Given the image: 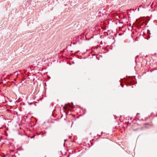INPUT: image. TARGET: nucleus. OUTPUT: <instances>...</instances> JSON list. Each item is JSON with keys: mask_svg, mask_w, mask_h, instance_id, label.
Masks as SVG:
<instances>
[{"mask_svg": "<svg viewBox=\"0 0 157 157\" xmlns=\"http://www.w3.org/2000/svg\"><path fill=\"white\" fill-rule=\"evenodd\" d=\"M140 114L139 113H137V115H139V114Z\"/></svg>", "mask_w": 157, "mask_h": 157, "instance_id": "nucleus-19", "label": "nucleus"}, {"mask_svg": "<svg viewBox=\"0 0 157 157\" xmlns=\"http://www.w3.org/2000/svg\"><path fill=\"white\" fill-rule=\"evenodd\" d=\"M98 13H99V14H101V11H99L98 12Z\"/></svg>", "mask_w": 157, "mask_h": 157, "instance_id": "nucleus-12", "label": "nucleus"}, {"mask_svg": "<svg viewBox=\"0 0 157 157\" xmlns=\"http://www.w3.org/2000/svg\"><path fill=\"white\" fill-rule=\"evenodd\" d=\"M132 119V118H130V119L131 120Z\"/></svg>", "mask_w": 157, "mask_h": 157, "instance_id": "nucleus-30", "label": "nucleus"}, {"mask_svg": "<svg viewBox=\"0 0 157 157\" xmlns=\"http://www.w3.org/2000/svg\"><path fill=\"white\" fill-rule=\"evenodd\" d=\"M17 73V72H15L14 73V74H16Z\"/></svg>", "mask_w": 157, "mask_h": 157, "instance_id": "nucleus-22", "label": "nucleus"}, {"mask_svg": "<svg viewBox=\"0 0 157 157\" xmlns=\"http://www.w3.org/2000/svg\"><path fill=\"white\" fill-rule=\"evenodd\" d=\"M103 132H101V134L102 135L103 134Z\"/></svg>", "mask_w": 157, "mask_h": 157, "instance_id": "nucleus-14", "label": "nucleus"}, {"mask_svg": "<svg viewBox=\"0 0 157 157\" xmlns=\"http://www.w3.org/2000/svg\"><path fill=\"white\" fill-rule=\"evenodd\" d=\"M71 103L72 105H71V104L70 103H68L67 105L70 108H71L72 109H73L75 108V106L74 105L73 102H71Z\"/></svg>", "mask_w": 157, "mask_h": 157, "instance_id": "nucleus-1", "label": "nucleus"}, {"mask_svg": "<svg viewBox=\"0 0 157 157\" xmlns=\"http://www.w3.org/2000/svg\"><path fill=\"white\" fill-rule=\"evenodd\" d=\"M144 125H150V124L149 123H146L144 124Z\"/></svg>", "mask_w": 157, "mask_h": 157, "instance_id": "nucleus-5", "label": "nucleus"}, {"mask_svg": "<svg viewBox=\"0 0 157 157\" xmlns=\"http://www.w3.org/2000/svg\"><path fill=\"white\" fill-rule=\"evenodd\" d=\"M120 84L122 87H124V85L122 84L121 83H120Z\"/></svg>", "mask_w": 157, "mask_h": 157, "instance_id": "nucleus-7", "label": "nucleus"}, {"mask_svg": "<svg viewBox=\"0 0 157 157\" xmlns=\"http://www.w3.org/2000/svg\"><path fill=\"white\" fill-rule=\"evenodd\" d=\"M90 39L89 38V39H88V40H90Z\"/></svg>", "mask_w": 157, "mask_h": 157, "instance_id": "nucleus-31", "label": "nucleus"}, {"mask_svg": "<svg viewBox=\"0 0 157 157\" xmlns=\"http://www.w3.org/2000/svg\"><path fill=\"white\" fill-rule=\"evenodd\" d=\"M69 113V111H68V112H67V113Z\"/></svg>", "mask_w": 157, "mask_h": 157, "instance_id": "nucleus-32", "label": "nucleus"}, {"mask_svg": "<svg viewBox=\"0 0 157 157\" xmlns=\"http://www.w3.org/2000/svg\"><path fill=\"white\" fill-rule=\"evenodd\" d=\"M65 105L64 106H63V108L64 109V108H65Z\"/></svg>", "mask_w": 157, "mask_h": 157, "instance_id": "nucleus-21", "label": "nucleus"}, {"mask_svg": "<svg viewBox=\"0 0 157 157\" xmlns=\"http://www.w3.org/2000/svg\"><path fill=\"white\" fill-rule=\"evenodd\" d=\"M141 7V6H139V7Z\"/></svg>", "mask_w": 157, "mask_h": 157, "instance_id": "nucleus-28", "label": "nucleus"}, {"mask_svg": "<svg viewBox=\"0 0 157 157\" xmlns=\"http://www.w3.org/2000/svg\"><path fill=\"white\" fill-rule=\"evenodd\" d=\"M141 120L143 121V119H141Z\"/></svg>", "mask_w": 157, "mask_h": 157, "instance_id": "nucleus-23", "label": "nucleus"}, {"mask_svg": "<svg viewBox=\"0 0 157 157\" xmlns=\"http://www.w3.org/2000/svg\"><path fill=\"white\" fill-rule=\"evenodd\" d=\"M34 136H33L32 138H34Z\"/></svg>", "mask_w": 157, "mask_h": 157, "instance_id": "nucleus-24", "label": "nucleus"}, {"mask_svg": "<svg viewBox=\"0 0 157 157\" xmlns=\"http://www.w3.org/2000/svg\"><path fill=\"white\" fill-rule=\"evenodd\" d=\"M146 119H147V118H146L145 119V120H146Z\"/></svg>", "mask_w": 157, "mask_h": 157, "instance_id": "nucleus-26", "label": "nucleus"}, {"mask_svg": "<svg viewBox=\"0 0 157 157\" xmlns=\"http://www.w3.org/2000/svg\"><path fill=\"white\" fill-rule=\"evenodd\" d=\"M132 84V81L130 80H129L128 81V82L126 83V85L128 86H131Z\"/></svg>", "mask_w": 157, "mask_h": 157, "instance_id": "nucleus-2", "label": "nucleus"}, {"mask_svg": "<svg viewBox=\"0 0 157 157\" xmlns=\"http://www.w3.org/2000/svg\"><path fill=\"white\" fill-rule=\"evenodd\" d=\"M121 23H123V22H122Z\"/></svg>", "mask_w": 157, "mask_h": 157, "instance_id": "nucleus-25", "label": "nucleus"}, {"mask_svg": "<svg viewBox=\"0 0 157 157\" xmlns=\"http://www.w3.org/2000/svg\"><path fill=\"white\" fill-rule=\"evenodd\" d=\"M147 33L148 34H151L150 30L148 29L147 31Z\"/></svg>", "mask_w": 157, "mask_h": 157, "instance_id": "nucleus-4", "label": "nucleus"}, {"mask_svg": "<svg viewBox=\"0 0 157 157\" xmlns=\"http://www.w3.org/2000/svg\"><path fill=\"white\" fill-rule=\"evenodd\" d=\"M93 38V36H91L90 38V39H91L92 38Z\"/></svg>", "mask_w": 157, "mask_h": 157, "instance_id": "nucleus-15", "label": "nucleus"}, {"mask_svg": "<svg viewBox=\"0 0 157 157\" xmlns=\"http://www.w3.org/2000/svg\"><path fill=\"white\" fill-rule=\"evenodd\" d=\"M113 39L114 40V42L113 43H112V44H113L115 42V39H114V37L113 38Z\"/></svg>", "mask_w": 157, "mask_h": 157, "instance_id": "nucleus-8", "label": "nucleus"}, {"mask_svg": "<svg viewBox=\"0 0 157 157\" xmlns=\"http://www.w3.org/2000/svg\"><path fill=\"white\" fill-rule=\"evenodd\" d=\"M84 110H85V111L86 110V109H84Z\"/></svg>", "mask_w": 157, "mask_h": 157, "instance_id": "nucleus-29", "label": "nucleus"}, {"mask_svg": "<svg viewBox=\"0 0 157 157\" xmlns=\"http://www.w3.org/2000/svg\"><path fill=\"white\" fill-rule=\"evenodd\" d=\"M139 7L138 9V10L139 11Z\"/></svg>", "mask_w": 157, "mask_h": 157, "instance_id": "nucleus-18", "label": "nucleus"}, {"mask_svg": "<svg viewBox=\"0 0 157 157\" xmlns=\"http://www.w3.org/2000/svg\"><path fill=\"white\" fill-rule=\"evenodd\" d=\"M137 120H138L140 121V120L139 119V118H138L137 119Z\"/></svg>", "mask_w": 157, "mask_h": 157, "instance_id": "nucleus-17", "label": "nucleus"}, {"mask_svg": "<svg viewBox=\"0 0 157 157\" xmlns=\"http://www.w3.org/2000/svg\"><path fill=\"white\" fill-rule=\"evenodd\" d=\"M69 46H71V44H69Z\"/></svg>", "mask_w": 157, "mask_h": 157, "instance_id": "nucleus-16", "label": "nucleus"}, {"mask_svg": "<svg viewBox=\"0 0 157 157\" xmlns=\"http://www.w3.org/2000/svg\"><path fill=\"white\" fill-rule=\"evenodd\" d=\"M71 137H72V136H69L70 138H71Z\"/></svg>", "mask_w": 157, "mask_h": 157, "instance_id": "nucleus-20", "label": "nucleus"}, {"mask_svg": "<svg viewBox=\"0 0 157 157\" xmlns=\"http://www.w3.org/2000/svg\"><path fill=\"white\" fill-rule=\"evenodd\" d=\"M79 52V51H76V52H75V53H76V54H77V53H78V52Z\"/></svg>", "mask_w": 157, "mask_h": 157, "instance_id": "nucleus-9", "label": "nucleus"}, {"mask_svg": "<svg viewBox=\"0 0 157 157\" xmlns=\"http://www.w3.org/2000/svg\"><path fill=\"white\" fill-rule=\"evenodd\" d=\"M67 140V139H65V140H64V142H66Z\"/></svg>", "mask_w": 157, "mask_h": 157, "instance_id": "nucleus-13", "label": "nucleus"}, {"mask_svg": "<svg viewBox=\"0 0 157 157\" xmlns=\"http://www.w3.org/2000/svg\"><path fill=\"white\" fill-rule=\"evenodd\" d=\"M119 35H121V34H119Z\"/></svg>", "mask_w": 157, "mask_h": 157, "instance_id": "nucleus-27", "label": "nucleus"}, {"mask_svg": "<svg viewBox=\"0 0 157 157\" xmlns=\"http://www.w3.org/2000/svg\"><path fill=\"white\" fill-rule=\"evenodd\" d=\"M100 37L101 38H103V35H101V36H100Z\"/></svg>", "mask_w": 157, "mask_h": 157, "instance_id": "nucleus-10", "label": "nucleus"}, {"mask_svg": "<svg viewBox=\"0 0 157 157\" xmlns=\"http://www.w3.org/2000/svg\"><path fill=\"white\" fill-rule=\"evenodd\" d=\"M77 43V42H74L72 44H74V45H75V44H76Z\"/></svg>", "mask_w": 157, "mask_h": 157, "instance_id": "nucleus-6", "label": "nucleus"}, {"mask_svg": "<svg viewBox=\"0 0 157 157\" xmlns=\"http://www.w3.org/2000/svg\"><path fill=\"white\" fill-rule=\"evenodd\" d=\"M33 104V103L32 102H31L29 103V105H32Z\"/></svg>", "mask_w": 157, "mask_h": 157, "instance_id": "nucleus-11", "label": "nucleus"}, {"mask_svg": "<svg viewBox=\"0 0 157 157\" xmlns=\"http://www.w3.org/2000/svg\"><path fill=\"white\" fill-rule=\"evenodd\" d=\"M138 24L139 25L141 26L143 25H144V23L143 22H142L141 21H140L139 22Z\"/></svg>", "mask_w": 157, "mask_h": 157, "instance_id": "nucleus-3", "label": "nucleus"}]
</instances>
